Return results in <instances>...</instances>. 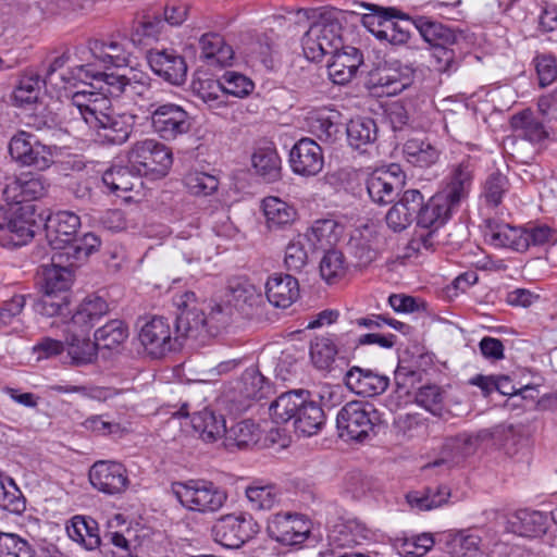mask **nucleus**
I'll return each mask as SVG.
<instances>
[{
	"label": "nucleus",
	"mask_w": 557,
	"mask_h": 557,
	"mask_svg": "<svg viewBox=\"0 0 557 557\" xmlns=\"http://www.w3.org/2000/svg\"><path fill=\"white\" fill-rule=\"evenodd\" d=\"M88 478L94 488L107 495L122 494L129 485L126 468L111 460L96 461L89 469Z\"/></svg>",
	"instance_id": "16"
},
{
	"label": "nucleus",
	"mask_w": 557,
	"mask_h": 557,
	"mask_svg": "<svg viewBox=\"0 0 557 557\" xmlns=\"http://www.w3.org/2000/svg\"><path fill=\"white\" fill-rule=\"evenodd\" d=\"M301 45L308 60L320 62L343 48L342 25L337 21L315 22L305 33Z\"/></svg>",
	"instance_id": "8"
},
{
	"label": "nucleus",
	"mask_w": 557,
	"mask_h": 557,
	"mask_svg": "<svg viewBox=\"0 0 557 557\" xmlns=\"http://www.w3.org/2000/svg\"><path fill=\"white\" fill-rule=\"evenodd\" d=\"M177 308L175 319V334L181 337H206L209 334L207 317L202 309L198 308L194 292H186L174 298Z\"/></svg>",
	"instance_id": "14"
},
{
	"label": "nucleus",
	"mask_w": 557,
	"mask_h": 557,
	"mask_svg": "<svg viewBox=\"0 0 557 557\" xmlns=\"http://www.w3.org/2000/svg\"><path fill=\"white\" fill-rule=\"evenodd\" d=\"M34 310L44 317H67L70 310L69 294H54L45 292V294L34 300Z\"/></svg>",
	"instance_id": "52"
},
{
	"label": "nucleus",
	"mask_w": 557,
	"mask_h": 557,
	"mask_svg": "<svg viewBox=\"0 0 557 557\" xmlns=\"http://www.w3.org/2000/svg\"><path fill=\"white\" fill-rule=\"evenodd\" d=\"M547 516L539 510L519 509L509 515L506 530L524 537H537L546 532Z\"/></svg>",
	"instance_id": "28"
},
{
	"label": "nucleus",
	"mask_w": 557,
	"mask_h": 557,
	"mask_svg": "<svg viewBox=\"0 0 557 557\" xmlns=\"http://www.w3.org/2000/svg\"><path fill=\"white\" fill-rule=\"evenodd\" d=\"M88 48L94 59L99 61L104 69L129 65L131 52L119 40L95 39L89 41Z\"/></svg>",
	"instance_id": "31"
},
{
	"label": "nucleus",
	"mask_w": 557,
	"mask_h": 557,
	"mask_svg": "<svg viewBox=\"0 0 557 557\" xmlns=\"http://www.w3.org/2000/svg\"><path fill=\"white\" fill-rule=\"evenodd\" d=\"M175 494L181 504L190 510L206 512L209 508V488L206 486L198 487L180 483Z\"/></svg>",
	"instance_id": "54"
},
{
	"label": "nucleus",
	"mask_w": 557,
	"mask_h": 557,
	"mask_svg": "<svg viewBox=\"0 0 557 557\" xmlns=\"http://www.w3.org/2000/svg\"><path fill=\"white\" fill-rule=\"evenodd\" d=\"M413 24L423 40L429 44V48H434L436 45L457 44L458 34L456 30L437 21L428 16H417L413 20Z\"/></svg>",
	"instance_id": "36"
},
{
	"label": "nucleus",
	"mask_w": 557,
	"mask_h": 557,
	"mask_svg": "<svg viewBox=\"0 0 557 557\" xmlns=\"http://www.w3.org/2000/svg\"><path fill=\"white\" fill-rule=\"evenodd\" d=\"M459 209V207L453 206L437 191L426 202H423L421 212L418 215V225L422 228L438 230Z\"/></svg>",
	"instance_id": "29"
},
{
	"label": "nucleus",
	"mask_w": 557,
	"mask_h": 557,
	"mask_svg": "<svg viewBox=\"0 0 557 557\" xmlns=\"http://www.w3.org/2000/svg\"><path fill=\"white\" fill-rule=\"evenodd\" d=\"M260 530L258 522L250 516L225 515L215 519L211 527L215 543L226 548H239Z\"/></svg>",
	"instance_id": "13"
},
{
	"label": "nucleus",
	"mask_w": 557,
	"mask_h": 557,
	"mask_svg": "<svg viewBox=\"0 0 557 557\" xmlns=\"http://www.w3.org/2000/svg\"><path fill=\"white\" fill-rule=\"evenodd\" d=\"M510 125L519 137L532 144H540L548 137L542 117L530 109L513 114Z\"/></svg>",
	"instance_id": "34"
},
{
	"label": "nucleus",
	"mask_w": 557,
	"mask_h": 557,
	"mask_svg": "<svg viewBox=\"0 0 557 557\" xmlns=\"http://www.w3.org/2000/svg\"><path fill=\"white\" fill-rule=\"evenodd\" d=\"M72 252H52L50 263L41 264L39 273L44 281L45 292L69 294L73 283V268L87 260L86 247L69 248Z\"/></svg>",
	"instance_id": "6"
},
{
	"label": "nucleus",
	"mask_w": 557,
	"mask_h": 557,
	"mask_svg": "<svg viewBox=\"0 0 557 557\" xmlns=\"http://www.w3.org/2000/svg\"><path fill=\"white\" fill-rule=\"evenodd\" d=\"M215 177L211 175V220L213 219L212 230L218 236L232 237L236 233V227L228 216L230 199H219V188L212 185Z\"/></svg>",
	"instance_id": "45"
},
{
	"label": "nucleus",
	"mask_w": 557,
	"mask_h": 557,
	"mask_svg": "<svg viewBox=\"0 0 557 557\" xmlns=\"http://www.w3.org/2000/svg\"><path fill=\"white\" fill-rule=\"evenodd\" d=\"M48 187L44 176L32 173L7 178L2 189L7 205L0 207V231L5 232L1 238L3 247H21L35 236L38 224L32 201L45 196Z\"/></svg>",
	"instance_id": "1"
},
{
	"label": "nucleus",
	"mask_w": 557,
	"mask_h": 557,
	"mask_svg": "<svg viewBox=\"0 0 557 557\" xmlns=\"http://www.w3.org/2000/svg\"><path fill=\"white\" fill-rule=\"evenodd\" d=\"M307 239L298 235L285 248L284 263L287 270L299 273L308 263V252L305 247Z\"/></svg>",
	"instance_id": "62"
},
{
	"label": "nucleus",
	"mask_w": 557,
	"mask_h": 557,
	"mask_svg": "<svg viewBox=\"0 0 557 557\" xmlns=\"http://www.w3.org/2000/svg\"><path fill=\"white\" fill-rule=\"evenodd\" d=\"M32 545L15 533L0 532V557H34Z\"/></svg>",
	"instance_id": "61"
},
{
	"label": "nucleus",
	"mask_w": 557,
	"mask_h": 557,
	"mask_svg": "<svg viewBox=\"0 0 557 557\" xmlns=\"http://www.w3.org/2000/svg\"><path fill=\"white\" fill-rule=\"evenodd\" d=\"M265 296L276 308H288L299 297V283L290 274L274 273L265 284Z\"/></svg>",
	"instance_id": "27"
},
{
	"label": "nucleus",
	"mask_w": 557,
	"mask_h": 557,
	"mask_svg": "<svg viewBox=\"0 0 557 557\" xmlns=\"http://www.w3.org/2000/svg\"><path fill=\"white\" fill-rule=\"evenodd\" d=\"M139 341L147 352L156 358L181 346L178 335L172 338L170 324L163 317H153L146 322L140 329Z\"/></svg>",
	"instance_id": "17"
},
{
	"label": "nucleus",
	"mask_w": 557,
	"mask_h": 557,
	"mask_svg": "<svg viewBox=\"0 0 557 557\" xmlns=\"http://www.w3.org/2000/svg\"><path fill=\"white\" fill-rule=\"evenodd\" d=\"M326 422V416L322 406L309 397L304 398V404L294 420L295 432L304 436L318 434Z\"/></svg>",
	"instance_id": "32"
},
{
	"label": "nucleus",
	"mask_w": 557,
	"mask_h": 557,
	"mask_svg": "<svg viewBox=\"0 0 557 557\" xmlns=\"http://www.w3.org/2000/svg\"><path fill=\"white\" fill-rule=\"evenodd\" d=\"M450 490L446 485L426 486L411 491L406 495L407 503L412 509L428 511L438 508L448 502Z\"/></svg>",
	"instance_id": "40"
},
{
	"label": "nucleus",
	"mask_w": 557,
	"mask_h": 557,
	"mask_svg": "<svg viewBox=\"0 0 557 557\" xmlns=\"http://www.w3.org/2000/svg\"><path fill=\"white\" fill-rule=\"evenodd\" d=\"M484 432L476 434L460 433L446 441V448L456 457H466L473 454L484 438Z\"/></svg>",
	"instance_id": "63"
},
{
	"label": "nucleus",
	"mask_w": 557,
	"mask_h": 557,
	"mask_svg": "<svg viewBox=\"0 0 557 557\" xmlns=\"http://www.w3.org/2000/svg\"><path fill=\"white\" fill-rule=\"evenodd\" d=\"M509 182L500 172H494L487 176L483 184L482 198L485 205L491 208L498 207L506 193L508 191Z\"/></svg>",
	"instance_id": "56"
},
{
	"label": "nucleus",
	"mask_w": 557,
	"mask_h": 557,
	"mask_svg": "<svg viewBox=\"0 0 557 557\" xmlns=\"http://www.w3.org/2000/svg\"><path fill=\"white\" fill-rule=\"evenodd\" d=\"M260 298L256 287L245 277H233L227 281V285L220 296V301L211 306V321L215 315H221L218 322L225 326L231 321L233 309L245 311L251 308Z\"/></svg>",
	"instance_id": "10"
},
{
	"label": "nucleus",
	"mask_w": 557,
	"mask_h": 557,
	"mask_svg": "<svg viewBox=\"0 0 557 557\" xmlns=\"http://www.w3.org/2000/svg\"><path fill=\"white\" fill-rule=\"evenodd\" d=\"M311 520L298 512L280 511L268 518L267 533L277 543L286 546L302 545L311 535Z\"/></svg>",
	"instance_id": "11"
},
{
	"label": "nucleus",
	"mask_w": 557,
	"mask_h": 557,
	"mask_svg": "<svg viewBox=\"0 0 557 557\" xmlns=\"http://www.w3.org/2000/svg\"><path fill=\"white\" fill-rule=\"evenodd\" d=\"M216 86L224 94L235 97H245L253 89V83L245 75L226 71L221 77L216 76Z\"/></svg>",
	"instance_id": "58"
},
{
	"label": "nucleus",
	"mask_w": 557,
	"mask_h": 557,
	"mask_svg": "<svg viewBox=\"0 0 557 557\" xmlns=\"http://www.w3.org/2000/svg\"><path fill=\"white\" fill-rule=\"evenodd\" d=\"M251 164L255 174L264 183H274L282 177V160L272 143L255 149Z\"/></svg>",
	"instance_id": "30"
},
{
	"label": "nucleus",
	"mask_w": 557,
	"mask_h": 557,
	"mask_svg": "<svg viewBox=\"0 0 557 557\" xmlns=\"http://www.w3.org/2000/svg\"><path fill=\"white\" fill-rule=\"evenodd\" d=\"M379 410L370 403L354 400L345 404L336 416V428L346 441L364 442L377 434Z\"/></svg>",
	"instance_id": "4"
},
{
	"label": "nucleus",
	"mask_w": 557,
	"mask_h": 557,
	"mask_svg": "<svg viewBox=\"0 0 557 557\" xmlns=\"http://www.w3.org/2000/svg\"><path fill=\"white\" fill-rule=\"evenodd\" d=\"M109 311L107 301L99 296L86 297L72 314L65 330L89 335L95 323Z\"/></svg>",
	"instance_id": "26"
},
{
	"label": "nucleus",
	"mask_w": 557,
	"mask_h": 557,
	"mask_svg": "<svg viewBox=\"0 0 557 557\" xmlns=\"http://www.w3.org/2000/svg\"><path fill=\"white\" fill-rule=\"evenodd\" d=\"M338 341L342 345H347L349 349L356 350L362 346L376 345L383 349H391L396 345L397 336L388 333L382 334L377 331L358 333L356 330H350L343 334Z\"/></svg>",
	"instance_id": "46"
},
{
	"label": "nucleus",
	"mask_w": 557,
	"mask_h": 557,
	"mask_svg": "<svg viewBox=\"0 0 557 557\" xmlns=\"http://www.w3.org/2000/svg\"><path fill=\"white\" fill-rule=\"evenodd\" d=\"M376 9V14H364L362 16V25L380 40H386L391 44H404L409 39V33L403 30L394 21L396 10L388 8Z\"/></svg>",
	"instance_id": "22"
},
{
	"label": "nucleus",
	"mask_w": 557,
	"mask_h": 557,
	"mask_svg": "<svg viewBox=\"0 0 557 557\" xmlns=\"http://www.w3.org/2000/svg\"><path fill=\"white\" fill-rule=\"evenodd\" d=\"M347 247L349 253L357 260V265L367 267L384 250L385 237L374 227L364 225L355 230Z\"/></svg>",
	"instance_id": "19"
},
{
	"label": "nucleus",
	"mask_w": 557,
	"mask_h": 557,
	"mask_svg": "<svg viewBox=\"0 0 557 557\" xmlns=\"http://www.w3.org/2000/svg\"><path fill=\"white\" fill-rule=\"evenodd\" d=\"M406 161L413 166L429 168L440 159V150L430 141L422 138H410L403 147Z\"/></svg>",
	"instance_id": "43"
},
{
	"label": "nucleus",
	"mask_w": 557,
	"mask_h": 557,
	"mask_svg": "<svg viewBox=\"0 0 557 557\" xmlns=\"http://www.w3.org/2000/svg\"><path fill=\"white\" fill-rule=\"evenodd\" d=\"M404 183V175L398 166L389 170H376L367 180V190L370 199L377 205L392 203L398 196Z\"/></svg>",
	"instance_id": "21"
},
{
	"label": "nucleus",
	"mask_w": 557,
	"mask_h": 557,
	"mask_svg": "<svg viewBox=\"0 0 557 557\" xmlns=\"http://www.w3.org/2000/svg\"><path fill=\"white\" fill-rule=\"evenodd\" d=\"M79 70L84 73L85 77H89L96 82L97 88L101 90L100 94L103 96L108 94L112 97H119L127 89L125 82L126 75L97 70L92 63L84 64Z\"/></svg>",
	"instance_id": "44"
},
{
	"label": "nucleus",
	"mask_w": 557,
	"mask_h": 557,
	"mask_svg": "<svg viewBox=\"0 0 557 557\" xmlns=\"http://www.w3.org/2000/svg\"><path fill=\"white\" fill-rule=\"evenodd\" d=\"M336 117V114H330L325 111L311 112L307 117L310 133L323 143H335L343 133V124L337 122Z\"/></svg>",
	"instance_id": "42"
},
{
	"label": "nucleus",
	"mask_w": 557,
	"mask_h": 557,
	"mask_svg": "<svg viewBox=\"0 0 557 557\" xmlns=\"http://www.w3.org/2000/svg\"><path fill=\"white\" fill-rule=\"evenodd\" d=\"M147 60L152 72L172 85H182L187 76V64L174 49H151Z\"/></svg>",
	"instance_id": "20"
},
{
	"label": "nucleus",
	"mask_w": 557,
	"mask_h": 557,
	"mask_svg": "<svg viewBox=\"0 0 557 557\" xmlns=\"http://www.w3.org/2000/svg\"><path fill=\"white\" fill-rule=\"evenodd\" d=\"M60 149L55 146H47L39 140H34L30 151L27 152L22 165L33 166L36 170L44 171L51 166Z\"/></svg>",
	"instance_id": "59"
},
{
	"label": "nucleus",
	"mask_w": 557,
	"mask_h": 557,
	"mask_svg": "<svg viewBox=\"0 0 557 557\" xmlns=\"http://www.w3.org/2000/svg\"><path fill=\"white\" fill-rule=\"evenodd\" d=\"M344 382L348 389L362 397H373L383 394L389 377L371 369L351 367L345 374Z\"/></svg>",
	"instance_id": "23"
},
{
	"label": "nucleus",
	"mask_w": 557,
	"mask_h": 557,
	"mask_svg": "<svg viewBox=\"0 0 557 557\" xmlns=\"http://www.w3.org/2000/svg\"><path fill=\"white\" fill-rule=\"evenodd\" d=\"M453 46L454 45H436L434 48H429L431 64L437 72L450 75L458 70L460 60Z\"/></svg>",
	"instance_id": "60"
},
{
	"label": "nucleus",
	"mask_w": 557,
	"mask_h": 557,
	"mask_svg": "<svg viewBox=\"0 0 557 557\" xmlns=\"http://www.w3.org/2000/svg\"><path fill=\"white\" fill-rule=\"evenodd\" d=\"M478 165L479 159L470 154H466L460 160L449 164L438 193L453 206L460 208L470 195Z\"/></svg>",
	"instance_id": "12"
},
{
	"label": "nucleus",
	"mask_w": 557,
	"mask_h": 557,
	"mask_svg": "<svg viewBox=\"0 0 557 557\" xmlns=\"http://www.w3.org/2000/svg\"><path fill=\"white\" fill-rule=\"evenodd\" d=\"M336 336L326 334L315 336L310 343V358L317 369L327 370L338 354L339 349L336 345Z\"/></svg>",
	"instance_id": "47"
},
{
	"label": "nucleus",
	"mask_w": 557,
	"mask_h": 557,
	"mask_svg": "<svg viewBox=\"0 0 557 557\" xmlns=\"http://www.w3.org/2000/svg\"><path fill=\"white\" fill-rule=\"evenodd\" d=\"M306 397H310V393L306 389H294L281 394L269 407L272 421L276 424L294 421Z\"/></svg>",
	"instance_id": "33"
},
{
	"label": "nucleus",
	"mask_w": 557,
	"mask_h": 557,
	"mask_svg": "<svg viewBox=\"0 0 557 557\" xmlns=\"http://www.w3.org/2000/svg\"><path fill=\"white\" fill-rule=\"evenodd\" d=\"M165 27L161 12H147L139 17L133 26L131 39L134 44H143L144 40H157Z\"/></svg>",
	"instance_id": "50"
},
{
	"label": "nucleus",
	"mask_w": 557,
	"mask_h": 557,
	"mask_svg": "<svg viewBox=\"0 0 557 557\" xmlns=\"http://www.w3.org/2000/svg\"><path fill=\"white\" fill-rule=\"evenodd\" d=\"M338 546H352L370 539V531L357 521H349L338 527L330 536Z\"/></svg>",
	"instance_id": "57"
},
{
	"label": "nucleus",
	"mask_w": 557,
	"mask_h": 557,
	"mask_svg": "<svg viewBox=\"0 0 557 557\" xmlns=\"http://www.w3.org/2000/svg\"><path fill=\"white\" fill-rule=\"evenodd\" d=\"M81 227V218L72 211H58L51 213L45 223L46 238L52 252H72L69 248L86 247V258L97 251L100 239L94 233H86L77 237Z\"/></svg>",
	"instance_id": "3"
},
{
	"label": "nucleus",
	"mask_w": 557,
	"mask_h": 557,
	"mask_svg": "<svg viewBox=\"0 0 557 557\" xmlns=\"http://www.w3.org/2000/svg\"><path fill=\"white\" fill-rule=\"evenodd\" d=\"M346 273L344 255L334 249H326L320 261L321 277L329 284L337 282Z\"/></svg>",
	"instance_id": "55"
},
{
	"label": "nucleus",
	"mask_w": 557,
	"mask_h": 557,
	"mask_svg": "<svg viewBox=\"0 0 557 557\" xmlns=\"http://www.w3.org/2000/svg\"><path fill=\"white\" fill-rule=\"evenodd\" d=\"M64 346L71 362L83 366L92 362L97 356V347L89 335L82 332L64 331Z\"/></svg>",
	"instance_id": "39"
},
{
	"label": "nucleus",
	"mask_w": 557,
	"mask_h": 557,
	"mask_svg": "<svg viewBox=\"0 0 557 557\" xmlns=\"http://www.w3.org/2000/svg\"><path fill=\"white\" fill-rule=\"evenodd\" d=\"M344 232V226L334 219H321L313 222L304 237L317 249L336 245Z\"/></svg>",
	"instance_id": "38"
},
{
	"label": "nucleus",
	"mask_w": 557,
	"mask_h": 557,
	"mask_svg": "<svg viewBox=\"0 0 557 557\" xmlns=\"http://www.w3.org/2000/svg\"><path fill=\"white\" fill-rule=\"evenodd\" d=\"M100 102L81 104L87 114V126L96 133L103 145L120 146L133 133L136 115L129 112H115L110 100L102 95Z\"/></svg>",
	"instance_id": "2"
},
{
	"label": "nucleus",
	"mask_w": 557,
	"mask_h": 557,
	"mask_svg": "<svg viewBox=\"0 0 557 557\" xmlns=\"http://www.w3.org/2000/svg\"><path fill=\"white\" fill-rule=\"evenodd\" d=\"M128 163L141 176L164 177L173 164L172 150L154 139L136 141L127 153Z\"/></svg>",
	"instance_id": "5"
},
{
	"label": "nucleus",
	"mask_w": 557,
	"mask_h": 557,
	"mask_svg": "<svg viewBox=\"0 0 557 557\" xmlns=\"http://www.w3.org/2000/svg\"><path fill=\"white\" fill-rule=\"evenodd\" d=\"M207 148L197 147L196 160L190 171L185 176V185L193 195H206L207 181L209 178L208 163L205 157Z\"/></svg>",
	"instance_id": "51"
},
{
	"label": "nucleus",
	"mask_w": 557,
	"mask_h": 557,
	"mask_svg": "<svg viewBox=\"0 0 557 557\" xmlns=\"http://www.w3.org/2000/svg\"><path fill=\"white\" fill-rule=\"evenodd\" d=\"M245 495L250 509L270 510L277 502V490L271 483L260 480L252 481L246 488Z\"/></svg>",
	"instance_id": "49"
},
{
	"label": "nucleus",
	"mask_w": 557,
	"mask_h": 557,
	"mask_svg": "<svg viewBox=\"0 0 557 557\" xmlns=\"http://www.w3.org/2000/svg\"><path fill=\"white\" fill-rule=\"evenodd\" d=\"M377 132V125L371 117L352 119L346 126L349 146L361 152H367L375 144Z\"/></svg>",
	"instance_id": "37"
},
{
	"label": "nucleus",
	"mask_w": 557,
	"mask_h": 557,
	"mask_svg": "<svg viewBox=\"0 0 557 557\" xmlns=\"http://www.w3.org/2000/svg\"><path fill=\"white\" fill-rule=\"evenodd\" d=\"M128 337V329L121 320H111L95 332L97 349H119Z\"/></svg>",
	"instance_id": "48"
},
{
	"label": "nucleus",
	"mask_w": 557,
	"mask_h": 557,
	"mask_svg": "<svg viewBox=\"0 0 557 557\" xmlns=\"http://www.w3.org/2000/svg\"><path fill=\"white\" fill-rule=\"evenodd\" d=\"M289 164L292 171L297 175L315 176L324 166L322 148L313 139L304 137L292 147Z\"/></svg>",
	"instance_id": "18"
},
{
	"label": "nucleus",
	"mask_w": 557,
	"mask_h": 557,
	"mask_svg": "<svg viewBox=\"0 0 557 557\" xmlns=\"http://www.w3.org/2000/svg\"><path fill=\"white\" fill-rule=\"evenodd\" d=\"M447 544L451 555L456 557H473L480 550L481 537L470 530H461L451 533Z\"/></svg>",
	"instance_id": "53"
},
{
	"label": "nucleus",
	"mask_w": 557,
	"mask_h": 557,
	"mask_svg": "<svg viewBox=\"0 0 557 557\" xmlns=\"http://www.w3.org/2000/svg\"><path fill=\"white\" fill-rule=\"evenodd\" d=\"M141 175L137 173L134 166L113 165L102 175V182L113 194L127 193L133 190L137 185H141Z\"/></svg>",
	"instance_id": "41"
},
{
	"label": "nucleus",
	"mask_w": 557,
	"mask_h": 557,
	"mask_svg": "<svg viewBox=\"0 0 557 557\" xmlns=\"http://www.w3.org/2000/svg\"><path fill=\"white\" fill-rule=\"evenodd\" d=\"M211 410V447L225 451H235L255 442L258 425L251 420H243L227 426L226 414Z\"/></svg>",
	"instance_id": "7"
},
{
	"label": "nucleus",
	"mask_w": 557,
	"mask_h": 557,
	"mask_svg": "<svg viewBox=\"0 0 557 557\" xmlns=\"http://www.w3.org/2000/svg\"><path fill=\"white\" fill-rule=\"evenodd\" d=\"M271 392L270 381L258 369H247L243 374L240 397L235 389H230L215 400L216 411L225 410L228 416L245 411L248 407L246 399L260 400Z\"/></svg>",
	"instance_id": "9"
},
{
	"label": "nucleus",
	"mask_w": 557,
	"mask_h": 557,
	"mask_svg": "<svg viewBox=\"0 0 557 557\" xmlns=\"http://www.w3.org/2000/svg\"><path fill=\"white\" fill-rule=\"evenodd\" d=\"M261 208L270 231L284 230L292 225L297 218L296 209L278 197L264 198Z\"/></svg>",
	"instance_id": "35"
},
{
	"label": "nucleus",
	"mask_w": 557,
	"mask_h": 557,
	"mask_svg": "<svg viewBox=\"0 0 557 557\" xmlns=\"http://www.w3.org/2000/svg\"><path fill=\"white\" fill-rule=\"evenodd\" d=\"M149 111L153 131L165 140L175 139L189 131L188 113L177 104L164 103L156 107L151 103Z\"/></svg>",
	"instance_id": "15"
},
{
	"label": "nucleus",
	"mask_w": 557,
	"mask_h": 557,
	"mask_svg": "<svg viewBox=\"0 0 557 557\" xmlns=\"http://www.w3.org/2000/svg\"><path fill=\"white\" fill-rule=\"evenodd\" d=\"M413 75L414 70L410 65L394 61L377 69L372 77L375 85L383 88V92L397 95L412 85Z\"/></svg>",
	"instance_id": "25"
},
{
	"label": "nucleus",
	"mask_w": 557,
	"mask_h": 557,
	"mask_svg": "<svg viewBox=\"0 0 557 557\" xmlns=\"http://www.w3.org/2000/svg\"><path fill=\"white\" fill-rule=\"evenodd\" d=\"M540 87L552 85L557 79V58L552 53H537L532 61Z\"/></svg>",
	"instance_id": "64"
},
{
	"label": "nucleus",
	"mask_w": 557,
	"mask_h": 557,
	"mask_svg": "<svg viewBox=\"0 0 557 557\" xmlns=\"http://www.w3.org/2000/svg\"><path fill=\"white\" fill-rule=\"evenodd\" d=\"M485 240L496 248H509L519 252L528 250L523 238L524 228L488 219L483 230Z\"/></svg>",
	"instance_id": "24"
}]
</instances>
